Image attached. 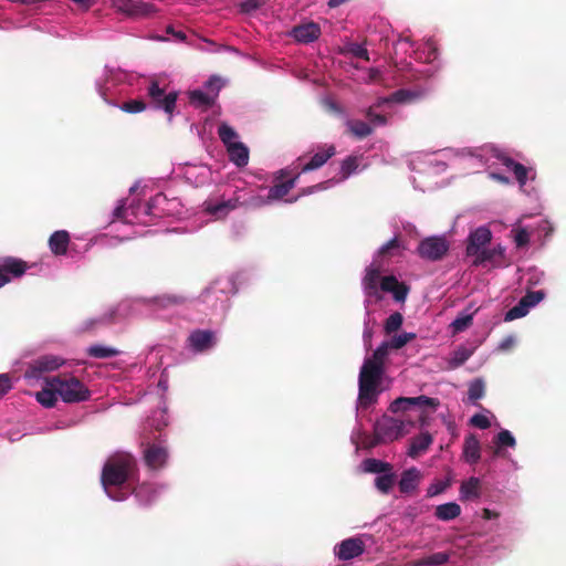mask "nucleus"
<instances>
[{
	"instance_id": "obj_1",
	"label": "nucleus",
	"mask_w": 566,
	"mask_h": 566,
	"mask_svg": "<svg viewBox=\"0 0 566 566\" xmlns=\"http://www.w3.org/2000/svg\"><path fill=\"white\" fill-rule=\"evenodd\" d=\"M137 472V463L128 453H117L109 458L103 467L101 482L107 495L115 501L126 499V493H112L111 488H120L133 480Z\"/></svg>"
},
{
	"instance_id": "obj_2",
	"label": "nucleus",
	"mask_w": 566,
	"mask_h": 566,
	"mask_svg": "<svg viewBox=\"0 0 566 566\" xmlns=\"http://www.w3.org/2000/svg\"><path fill=\"white\" fill-rule=\"evenodd\" d=\"M385 368L364 361L358 376V407L367 409L375 405L381 392L380 385Z\"/></svg>"
},
{
	"instance_id": "obj_3",
	"label": "nucleus",
	"mask_w": 566,
	"mask_h": 566,
	"mask_svg": "<svg viewBox=\"0 0 566 566\" xmlns=\"http://www.w3.org/2000/svg\"><path fill=\"white\" fill-rule=\"evenodd\" d=\"M46 384L67 403L86 401L91 397L90 389L78 378L69 374L46 378Z\"/></svg>"
},
{
	"instance_id": "obj_4",
	"label": "nucleus",
	"mask_w": 566,
	"mask_h": 566,
	"mask_svg": "<svg viewBox=\"0 0 566 566\" xmlns=\"http://www.w3.org/2000/svg\"><path fill=\"white\" fill-rule=\"evenodd\" d=\"M64 363L65 360L59 356L43 355L29 364L24 376L30 379H39L43 374L59 369Z\"/></svg>"
},
{
	"instance_id": "obj_5",
	"label": "nucleus",
	"mask_w": 566,
	"mask_h": 566,
	"mask_svg": "<svg viewBox=\"0 0 566 566\" xmlns=\"http://www.w3.org/2000/svg\"><path fill=\"white\" fill-rule=\"evenodd\" d=\"M147 94L156 109H163L169 115L174 113L178 98L177 92H169L165 94V91L160 88L158 82L153 81L147 87Z\"/></svg>"
},
{
	"instance_id": "obj_6",
	"label": "nucleus",
	"mask_w": 566,
	"mask_h": 566,
	"mask_svg": "<svg viewBox=\"0 0 566 566\" xmlns=\"http://www.w3.org/2000/svg\"><path fill=\"white\" fill-rule=\"evenodd\" d=\"M449 250V243L441 237H429L423 239L418 245V254L420 258L429 261L441 260Z\"/></svg>"
},
{
	"instance_id": "obj_7",
	"label": "nucleus",
	"mask_w": 566,
	"mask_h": 566,
	"mask_svg": "<svg viewBox=\"0 0 566 566\" xmlns=\"http://www.w3.org/2000/svg\"><path fill=\"white\" fill-rule=\"evenodd\" d=\"M29 265L25 261L14 256L0 258V287L8 284L12 277L22 276Z\"/></svg>"
},
{
	"instance_id": "obj_8",
	"label": "nucleus",
	"mask_w": 566,
	"mask_h": 566,
	"mask_svg": "<svg viewBox=\"0 0 566 566\" xmlns=\"http://www.w3.org/2000/svg\"><path fill=\"white\" fill-rule=\"evenodd\" d=\"M439 405L440 401L437 398H431L427 396L399 397L391 402L390 410L392 412H398L408 410L411 407H419L421 409L431 408L434 410Z\"/></svg>"
},
{
	"instance_id": "obj_9",
	"label": "nucleus",
	"mask_w": 566,
	"mask_h": 566,
	"mask_svg": "<svg viewBox=\"0 0 566 566\" xmlns=\"http://www.w3.org/2000/svg\"><path fill=\"white\" fill-rule=\"evenodd\" d=\"M403 422L392 418H384L376 422L375 432L384 441H392L400 437Z\"/></svg>"
},
{
	"instance_id": "obj_10",
	"label": "nucleus",
	"mask_w": 566,
	"mask_h": 566,
	"mask_svg": "<svg viewBox=\"0 0 566 566\" xmlns=\"http://www.w3.org/2000/svg\"><path fill=\"white\" fill-rule=\"evenodd\" d=\"M113 7L128 17H145L154 11L153 4L137 0H115Z\"/></svg>"
},
{
	"instance_id": "obj_11",
	"label": "nucleus",
	"mask_w": 566,
	"mask_h": 566,
	"mask_svg": "<svg viewBox=\"0 0 566 566\" xmlns=\"http://www.w3.org/2000/svg\"><path fill=\"white\" fill-rule=\"evenodd\" d=\"M321 27L311 21L292 28L290 35L298 43L307 44L321 36Z\"/></svg>"
},
{
	"instance_id": "obj_12",
	"label": "nucleus",
	"mask_w": 566,
	"mask_h": 566,
	"mask_svg": "<svg viewBox=\"0 0 566 566\" xmlns=\"http://www.w3.org/2000/svg\"><path fill=\"white\" fill-rule=\"evenodd\" d=\"M492 233L485 227H480L470 233L467 245V254L478 256L484 247L491 242Z\"/></svg>"
},
{
	"instance_id": "obj_13",
	"label": "nucleus",
	"mask_w": 566,
	"mask_h": 566,
	"mask_svg": "<svg viewBox=\"0 0 566 566\" xmlns=\"http://www.w3.org/2000/svg\"><path fill=\"white\" fill-rule=\"evenodd\" d=\"M381 279L379 269L374 266L366 269V273L363 279V289L367 297L375 298L376 301H380L382 298V295L379 292Z\"/></svg>"
},
{
	"instance_id": "obj_14",
	"label": "nucleus",
	"mask_w": 566,
	"mask_h": 566,
	"mask_svg": "<svg viewBox=\"0 0 566 566\" xmlns=\"http://www.w3.org/2000/svg\"><path fill=\"white\" fill-rule=\"evenodd\" d=\"M365 551L364 542L358 537H350L337 545L336 555L340 560H349L360 556Z\"/></svg>"
},
{
	"instance_id": "obj_15",
	"label": "nucleus",
	"mask_w": 566,
	"mask_h": 566,
	"mask_svg": "<svg viewBox=\"0 0 566 566\" xmlns=\"http://www.w3.org/2000/svg\"><path fill=\"white\" fill-rule=\"evenodd\" d=\"M168 458L166 448L157 443H150L144 450V460L151 469L163 468Z\"/></svg>"
},
{
	"instance_id": "obj_16",
	"label": "nucleus",
	"mask_w": 566,
	"mask_h": 566,
	"mask_svg": "<svg viewBox=\"0 0 566 566\" xmlns=\"http://www.w3.org/2000/svg\"><path fill=\"white\" fill-rule=\"evenodd\" d=\"M188 342L195 352L202 353L214 345V333L209 329H196L189 337Z\"/></svg>"
},
{
	"instance_id": "obj_17",
	"label": "nucleus",
	"mask_w": 566,
	"mask_h": 566,
	"mask_svg": "<svg viewBox=\"0 0 566 566\" xmlns=\"http://www.w3.org/2000/svg\"><path fill=\"white\" fill-rule=\"evenodd\" d=\"M380 290L392 293L395 301L405 302L409 287L397 280L395 275L384 276L380 281Z\"/></svg>"
},
{
	"instance_id": "obj_18",
	"label": "nucleus",
	"mask_w": 566,
	"mask_h": 566,
	"mask_svg": "<svg viewBox=\"0 0 566 566\" xmlns=\"http://www.w3.org/2000/svg\"><path fill=\"white\" fill-rule=\"evenodd\" d=\"M335 154L336 148L334 145H328L324 147L323 149L314 154L305 165H303V167L301 168V172L305 174L323 167L328 161V159H331Z\"/></svg>"
},
{
	"instance_id": "obj_19",
	"label": "nucleus",
	"mask_w": 566,
	"mask_h": 566,
	"mask_svg": "<svg viewBox=\"0 0 566 566\" xmlns=\"http://www.w3.org/2000/svg\"><path fill=\"white\" fill-rule=\"evenodd\" d=\"M462 455L470 464H476L481 459V444L475 434L470 433L465 437Z\"/></svg>"
},
{
	"instance_id": "obj_20",
	"label": "nucleus",
	"mask_w": 566,
	"mask_h": 566,
	"mask_svg": "<svg viewBox=\"0 0 566 566\" xmlns=\"http://www.w3.org/2000/svg\"><path fill=\"white\" fill-rule=\"evenodd\" d=\"M70 244V234L65 230H59L51 234L49 247L53 254L64 255Z\"/></svg>"
},
{
	"instance_id": "obj_21",
	"label": "nucleus",
	"mask_w": 566,
	"mask_h": 566,
	"mask_svg": "<svg viewBox=\"0 0 566 566\" xmlns=\"http://www.w3.org/2000/svg\"><path fill=\"white\" fill-rule=\"evenodd\" d=\"M227 151L229 155V159L238 167H244L249 163V149L248 147L239 142L237 144H231L227 147Z\"/></svg>"
},
{
	"instance_id": "obj_22",
	"label": "nucleus",
	"mask_w": 566,
	"mask_h": 566,
	"mask_svg": "<svg viewBox=\"0 0 566 566\" xmlns=\"http://www.w3.org/2000/svg\"><path fill=\"white\" fill-rule=\"evenodd\" d=\"M420 471L417 468H410L402 472L399 481V490L401 493H410L417 489L420 481Z\"/></svg>"
},
{
	"instance_id": "obj_23",
	"label": "nucleus",
	"mask_w": 566,
	"mask_h": 566,
	"mask_svg": "<svg viewBox=\"0 0 566 566\" xmlns=\"http://www.w3.org/2000/svg\"><path fill=\"white\" fill-rule=\"evenodd\" d=\"M432 441V436L429 432L420 433L419 436L412 439L408 451V455L413 459L419 457L421 453L426 452L429 449Z\"/></svg>"
},
{
	"instance_id": "obj_24",
	"label": "nucleus",
	"mask_w": 566,
	"mask_h": 566,
	"mask_svg": "<svg viewBox=\"0 0 566 566\" xmlns=\"http://www.w3.org/2000/svg\"><path fill=\"white\" fill-rule=\"evenodd\" d=\"M426 95V92L423 90H406L400 88L390 94L388 97L389 102L392 103H411L415 101H418Z\"/></svg>"
},
{
	"instance_id": "obj_25",
	"label": "nucleus",
	"mask_w": 566,
	"mask_h": 566,
	"mask_svg": "<svg viewBox=\"0 0 566 566\" xmlns=\"http://www.w3.org/2000/svg\"><path fill=\"white\" fill-rule=\"evenodd\" d=\"M298 176H295L289 180L274 184L270 189L268 193V198L270 202L274 200H280L283 197H285L294 187L296 184Z\"/></svg>"
},
{
	"instance_id": "obj_26",
	"label": "nucleus",
	"mask_w": 566,
	"mask_h": 566,
	"mask_svg": "<svg viewBox=\"0 0 566 566\" xmlns=\"http://www.w3.org/2000/svg\"><path fill=\"white\" fill-rule=\"evenodd\" d=\"M481 495V482L478 478H470L462 482L460 486V499L461 500H475Z\"/></svg>"
},
{
	"instance_id": "obj_27",
	"label": "nucleus",
	"mask_w": 566,
	"mask_h": 566,
	"mask_svg": "<svg viewBox=\"0 0 566 566\" xmlns=\"http://www.w3.org/2000/svg\"><path fill=\"white\" fill-rule=\"evenodd\" d=\"M203 211L214 217L216 219H224L231 211L228 209V205L222 199L221 201L206 200L203 202Z\"/></svg>"
},
{
	"instance_id": "obj_28",
	"label": "nucleus",
	"mask_w": 566,
	"mask_h": 566,
	"mask_svg": "<svg viewBox=\"0 0 566 566\" xmlns=\"http://www.w3.org/2000/svg\"><path fill=\"white\" fill-rule=\"evenodd\" d=\"M461 514V507L455 502H449L436 507L434 515L440 521H451Z\"/></svg>"
},
{
	"instance_id": "obj_29",
	"label": "nucleus",
	"mask_w": 566,
	"mask_h": 566,
	"mask_svg": "<svg viewBox=\"0 0 566 566\" xmlns=\"http://www.w3.org/2000/svg\"><path fill=\"white\" fill-rule=\"evenodd\" d=\"M348 133L358 139H364L371 135L373 127L359 119H349L346 123Z\"/></svg>"
},
{
	"instance_id": "obj_30",
	"label": "nucleus",
	"mask_w": 566,
	"mask_h": 566,
	"mask_svg": "<svg viewBox=\"0 0 566 566\" xmlns=\"http://www.w3.org/2000/svg\"><path fill=\"white\" fill-rule=\"evenodd\" d=\"M505 249L502 245L494 247L493 249H483L476 256L474 264H482L486 261L496 262L497 259H503Z\"/></svg>"
},
{
	"instance_id": "obj_31",
	"label": "nucleus",
	"mask_w": 566,
	"mask_h": 566,
	"mask_svg": "<svg viewBox=\"0 0 566 566\" xmlns=\"http://www.w3.org/2000/svg\"><path fill=\"white\" fill-rule=\"evenodd\" d=\"M450 555L446 552H438L415 562V566H440L449 562Z\"/></svg>"
},
{
	"instance_id": "obj_32",
	"label": "nucleus",
	"mask_w": 566,
	"mask_h": 566,
	"mask_svg": "<svg viewBox=\"0 0 566 566\" xmlns=\"http://www.w3.org/2000/svg\"><path fill=\"white\" fill-rule=\"evenodd\" d=\"M86 353L88 356L94 358H111L117 356L119 354V350H117L114 347L95 344L90 346L86 349Z\"/></svg>"
},
{
	"instance_id": "obj_33",
	"label": "nucleus",
	"mask_w": 566,
	"mask_h": 566,
	"mask_svg": "<svg viewBox=\"0 0 566 566\" xmlns=\"http://www.w3.org/2000/svg\"><path fill=\"white\" fill-rule=\"evenodd\" d=\"M363 464L364 470L369 473H387L392 470L390 463L374 458L364 460Z\"/></svg>"
},
{
	"instance_id": "obj_34",
	"label": "nucleus",
	"mask_w": 566,
	"mask_h": 566,
	"mask_svg": "<svg viewBox=\"0 0 566 566\" xmlns=\"http://www.w3.org/2000/svg\"><path fill=\"white\" fill-rule=\"evenodd\" d=\"M472 355V350L467 347H459L457 348L449 359V368L455 369L460 366H462Z\"/></svg>"
},
{
	"instance_id": "obj_35",
	"label": "nucleus",
	"mask_w": 566,
	"mask_h": 566,
	"mask_svg": "<svg viewBox=\"0 0 566 566\" xmlns=\"http://www.w3.org/2000/svg\"><path fill=\"white\" fill-rule=\"evenodd\" d=\"M57 391L53 388H44L41 391L36 392L35 397L38 402H40L45 408H52L55 406L57 398Z\"/></svg>"
},
{
	"instance_id": "obj_36",
	"label": "nucleus",
	"mask_w": 566,
	"mask_h": 566,
	"mask_svg": "<svg viewBox=\"0 0 566 566\" xmlns=\"http://www.w3.org/2000/svg\"><path fill=\"white\" fill-rule=\"evenodd\" d=\"M388 344L386 342L381 343L373 353V355L366 358L364 361H371L375 366L380 368H385V360L388 356Z\"/></svg>"
},
{
	"instance_id": "obj_37",
	"label": "nucleus",
	"mask_w": 566,
	"mask_h": 566,
	"mask_svg": "<svg viewBox=\"0 0 566 566\" xmlns=\"http://www.w3.org/2000/svg\"><path fill=\"white\" fill-rule=\"evenodd\" d=\"M218 135L220 140L224 144L226 148L229 147L231 144L238 143L235 140L238 138L237 132L226 123H222L218 127Z\"/></svg>"
},
{
	"instance_id": "obj_38",
	"label": "nucleus",
	"mask_w": 566,
	"mask_h": 566,
	"mask_svg": "<svg viewBox=\"0 0 566 566\" xmlns=\"http://www.w3.org/2000/svg\"><path fill=\"white\" fill-rule=\"evenodd\" d=\"M358 157L348 156L340 163V178L339 180H346L349 178L352 174H354L358 168Z\"/></svg>"
},
{
	"instance_id": "obj_39",
	"label": "nucleus",
	"mask_w": 566,
	"mask_h": 566,
	"mask_svg": "<svg viewBox=\"0 0 566 566\" xmlns=\"http://www.w3.org/2000/svg\"><path fill=\"white\" fill-rule=\"evenodd\" d=\"M395 483L394 473L387 472L375 479L376 488L384 494H388Z\"/></svg>"
},
{
	"instance_id": "obj_40",
	"label": "nucleus",
	"mask_w": 566,
	"mask_h": 566,
	"mask_svg": "<svg viewBox=\"0 0 566 566\" xmlns=\"http://www.w3.org/2000/svg\"><path fill=\"white\" fill-rule=\"evenodd\" d=\"M403 323V316L399 312H395L389 315V317L385 321L384 329L385 333L390 335L397 332Z\"/></svg>"
},
{
	"instance_id": "obj_41",
	"label": "nucleus",
	"mask_w": 566,
	"mask_h": 566,
	"mask_svg": "<svg viewBox=\"0 0 566 566\" xmlns=\"http://www.w3.org/2000/svg\"><path fill=\"white\" fill-rule=\"evenodd\" d=\"M189 98L192 104L198 106L210 107L214 103V98L212 96L200 90L190 92Z\"/></svg>"
},
{
	"instance_id": "obj_42",
	"label": "nucleus",
	"mask_w": 566,
	"mask_h": 566,
	"mask_svg": "<svg viewBox=\"0 0 566 566\" xmlns=\"http://www.w3.org/2000/svg\"><path fill=\"white\" fill-rule=\"evenodd\" d=\"M416 338L415 333H407L403 332L399 335H395L391 337L389 342H386L388 344V347L391 349H400L402 348L407 343L413 340Z\"/></svg>"
},
{
	"instance_id": "obj_43",
	"label": "nucleus",
	"mask_w": 566,
	"mask_h": 566,
	"mask_svg": "<svg viewBox=\"0 0 566 566\" xmlns=\"http://www.w3.org/2000/svg\"><path fill=\"white\" fill-rule=\"evenodd\" d=\"M485 385L484 381L480 378L474 379L469 385L468 396L471 401H476L484 396Z\"/></svg>"
},
{
	"instance_id": "obj_44",
	"label": "nucleus",
	"mask_w": 566,
	"mask_h": 566,
	"mask_svg": "<svg viewBox=\"0 0 566 566\" xmlns=\"http://www.w3.org/2000/svg\"><path fill=\"white\" fill-rule=\"evenodd\" d=\"M117 311L115 308L109 310L104 313L101 317L96 319H91L85 323V329L88 331L93 328L95 325H107L115 322Z\"/></svg>"
},
{
	"instance_id": "obj_45",
	"label": "nucleus",
	"mask_w": 566,
	"mask_h": 566,
	"mask_svg": "<svg viewBox=\"0 0 566 566\" xmlns=\"http://www.w3.org/2000/svg\"><path fill=\"white\" fill-rule=\"evenodd\" d=\"M472 314H461L452 323L451 327L453 333H461L472 325Z\"/></svg>"
},
{
	"instance_id": "obj_46",
	"label": "nucleus",
	"mask_w": 566,
	"mask_h": 566,
	"mask_svg": "<svg viewBox=\"0 0 566 566\" xmlns=\"http://www.w3.org/2000/svg\"><path fill=\"white\" fill-rule=\"evenodd\" d=\"M119 108L125 113L137 114L144 112L147 108V104L143 99H130L124 102Z\"/></svg>"
},
{
	"instance_id": "obj_47",
	"label": "nucleus",
	"mask_w": 566,
	"mask_h": 566,
	"mask_svg": "<svg viewBox=\"0 0 566 566\" xmlns=\"http://www.w3.org/2000/svg\"><path fill=\"white\" fill-rule=\"evenodd\" d=\"M528 308L525 306V303H523L521 300L518 301V303L513 306L512 308H510L506 313H505V317L504 319L506 322H511V321H514V319H517V318H521V317H524L527 313H528Z\"/></svg>"
},
{
	"instance_id": "obj_48",
	"label": "nucleus",
	"mask_w": 566,
	"mask_h": 566,
	"mask_svg": "<svg viewBox=\"0 0 566 566\" xmlns=\"http://www.w3.org/2000/svg\"><path fill=\"white\" fill-rule=\"evenodd\" d=\"M545 296V293L539 290V291H530L527 292L522 298L521 301L523 303H525V306L531 310L532 307H534L535 305H537Z\"/></svg>"
},
{
	"instance_id": "obj_49",
	"label": "nucleus",
	"mask_w": 566,
	"mask_h": 566,
	"mask_svg": "<svg viewBox=\"0 0 566 566\" xmlns=\"http://www.w3.org/2000/svg\"><path fill=\"white\" fill-rule=\"evenodd\" d=\"M495 443L497 448L510 447L514 448L516 444L515 438L509 430H502L495 437Z\"/></svg>"
},
{
	"instance_id": "obj_50",
	"label": "nucleus",
	"mask_w": 566,
	"mask_h": 566,
	"mask_svg": "<svg viewBox=\"0 0 566 566\" xmlns=\"http://www.w3.org/2000/svg\"><path fill=\"white\" fill-rule=\"evenodd\" d=\"M514 242L517 248L526 247L530 242V232L525 228H516L512 230Z\"/></svg>"
},
{
	"instance_id": "obj_51",
	"label": "nucleus",
	"mask_w": 566,
	"mask_h": 566,
	"mask_svg": "<svg viewBox=\"0 0 566 566\" xmlns=\"http://www.w3.org/2000/svg\"><path fill=\"white\" fill-rule=\"evenodd\" d=\"M450 485H451L450 480H446V481L438 480L427 489V496L433 497L436 495H439V494L443 493Z\"/></svg>"
},
{
	"instance_id": "obj_52",
	"label": "nucleus",
	"mask_w": 566,
	"mask_h": 566,
	"mask_svg": "<svg viewBox=\"0 0 566 566\" xmlns=\"http://www.w3.org/2000/svg\"><path fill=\"white\" fill-rule=\"evenodd\" d=\"M400 249V242L397 237L389 240L387 243H385L382 247H380L378 254L380 256H391L395 254V251Z\"/></svg>"
},
{
	"instance_id": "obj_53",
	"label": "nucleus",
	"mask_w": 566,
	"mask_h": 566,
	"mask_svg": "<svg viewBox=\"0 0 566 566\" xmlns=\"http://www.w3.org/2000/svg\"><path fill=\"white\" fill-rule=\"evenodd\" d=\"M270 203V200L266 197H262L260 195H252L249 198H244V207L245 208H262Z\"/></svg>"
},
{
	"instance_id": "obj_54",
	"label": "nucleus",
	"mask_w": 566,
	"mask_h": 566,
	"mask_svg": "<svg viewBox=\"0 0 566 566\" xmlns=\"http://www.w3.org/2000/svg\"><path fill=\"white\" fill-rule=\"evenodd\" d=\"M532 171V169H528L524 165H514L513 174L515 176L516 181L521 187H524L526 185L528 174Z\"/></svg>"
},
{
	"instance_id": "obj_55",
	"label": "nucleus",
	"mask_w": 566,
	"mask_h": 566,
	"mask_svg": "<svg viewBox=\"0 0 566 566\" xmlns=\"http://www.w3.org/2000/svg\"><path fill=\"white\" fill-rule=\"evenodd\" d=\"M224 201L227 202L230 211L244 207V198L241 196L240 190L234 191L233 196Z\"/></svg>"
},
{
	"instance_id": "obj_56",
	"label": "nucleus",
	"mask_w": 566,
	"mask_h": 566,
	"mask_svg": "<svg viewBox=\"0 0 566 566\" xmlns=\"http://www.w3.org/2000/svg\"><path fill=\"white\" fill-rule=\"evenodd\" d=\"M470 424L479 429H488L491 426L489 418L482 413H475L470 419Z\"/></svg>"
},
{
	"instance_id": "obj_57",
	"label": "nucleus",
	"mask_w": 566,
	"mask_h": 566,
	"mask_svg": "<svg viewBox=\"0 0 566 566\" xmlns=\"http://www.w3.org/2000/svg\"><path fill=\"white\" fill-rule=\"evenodd\" d=\"M184 302L185 298L177 295H163L158 297V304L164 307L169 305L182 304Z\"/></svg>"
},
{
	"instance_id": "obj_58",
	"label": "nucleus",
	"mask_w": 566,
	"mask_h": 566,
	"mask_svg": "<svg viewBox=\"0 0 566 566\" xmlns=\"http://www.w3.org/2000/svg\"><path fill=\"white\" fill-rule=\"evenodd\" d=\"M12 389V380L8 374H0V398Z\"/></svg>"
},
{
	"instance_id": "obj_59",
	"label": "nucleus",
	"mask_w": 566,
	"mask_h": 566,
	"mask_svg": "<svg viewBox=\"0 0 566 566\" xmlns=\"http://www.w3.org/2000/svg\"><path fill=\"white\" fill-rule=\"evenodd\" d=\"M366 116L369 119L370 124L375 126H382L387 123L386 116L374 113L373 108H368V111L366 112Z\"/></svg>"
},
{
	"instance_id": "obj_60",
	"label": "nucleus",
	"mask_w": 566,
	"mask_h": 566,
	"mask_svg": "<svg viewBox=\"0 0 566 566\" xmlns=\"http://www.w3.org/2000/svg\"><path fill=\"white\" fill-rule=\"evenodd\" d=\"M495 157L503 166H505L512 172L514 170V165H520V163L515 161L510 156L502 153L497 154Z\"/></svg>"
},
{
	"instance_id": "obj_61",
	"label": "nucleus",
	"mask_w": 566,
	"mask_h": 566,
	"mask_svg": "<svg viewBox=\"0 0 566 566\" xmlns=\"http://www.w3.org/2000/svg\"><path fill=\"white\" fill-rule=\"evenodd\" d=\"M353 54L356 56V57H359V59H363L365 61H369V54H368V51L366 48L361 46V45H356L353 50H352Z\"/></svg>"
},
{
	"instance_id": "obj_62",
	"label": "nucleus",
	"mask_w": 566,
	"mask_h": 566,
	"mask_svg": "<svg viewBox=\"0 0 566 566\" xmlns=\"http://www.w3.org/2000/svg\"><path fill=\"white\" fill-rule=\"evenodd\" d=\"M125 202L120 201L119 205L114 209L113 216L116 220H125Z\"/></svg>"
},
{
	"instance_id": "obj_63",
	"label": "nucleus",
	"mask_w": 566,
	"mask_h": 566,
	"mask_svg": "<svg viewBox=\"0 0 566 566\" xmlns=\"http://www.w3.org/2000/svg\"><path fill=\"white\" fill-rule=\"evenodd\" d=\"M326 181L325 182H321V184H317L315 186H311V187H306V188H303L301 190V195L302 196H305V195H310V193H313L314 190L316 189H326Z\"/></svg>"
},
{
	"instance_id": "obj_64",
	"label": "nucleus",
	"mask_w": 566,
	"mask_h": 566,
	"mask_svg": "<svg viewBox=\"0 0 566 566\" xmlns=\"http://www.w3.org/2000/svg\"><path fill=\"white\" fill-rule=\"evenodd\" d=\"M256 8H258L256 0H247L245 2L242 3V10L245 11V12H249V11L254 10Z\"/></svg>"
}]
</instances>
